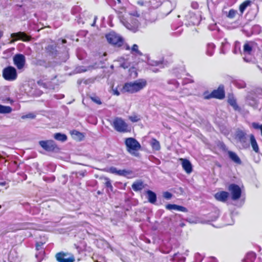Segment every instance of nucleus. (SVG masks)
I'll return each instance as SVG.
<instances>
[{"label":"nucleus","instance_id":"obj_1","mask_svg":"<svg viewBox=\"0 0 262 262\" xmlns=\"http://www.w3.org/2000/svg\"><path fill=\"white\" fill-rule=\"evenodd\" d=\"M146 85V81L144 79H139L134 82L124 84L121 90L122 93L130 94L137 93L142 90Z\"/></svg>","mask_w":262,"mask_h":262},{"label":"nucleus","instance_id":"obj_2","mask_svg":"<svg viewBox=\"0 0 262 262\" xmlns=\"http://www.w3.org/2000/svg\"><path fill=\"white\" fill-rule=\"evenodd\" d=\"M254 42L252 41L246 42L243 47L242 55L246 62H250L252 60V56L254 54Z\"/></svg>","mask_w":262,"mask_h":262},{"label":"nucleus","instance_id":"obj_3","mask_svg":"<svg viewBox=\"0 0 262 262\" xmlns=\"http://www.w3.org/2000/svg\"><path fill=\"white\" fill-rule=\"evenodd\" d=\"M105 37L110 43L116 47H121L123 43L122 37L114 32H111L107 34Z\"/></svg>","mask_w":262,"mask_h":262},{"label":"nucleus","instance_id":"obj_4","mask_svg":"<svg viewBox=\"0 0 262 262\" xmlns=\"http://www.w3.org/2000/svg\"><path fill=\"white\" fill-rule=\"evenodd\" d=\"M121 22L127 29L134 32L138 30V28L140 25L139 20L135 16H130L128 21L123 19L121 20Z\"/></svg>","mask_w":262,"mask_h":262},{"label":"nucleus","instance_id":"obj_5","mask_svg":"<svg viewBox=\"0 0 262 262\" xmlns=\"http://www.w3.org/2000/svg\"><path fill=\"white\" fill-rule=\"evenodd\" d=\"M3 77L8 81H14L17 77L16 70L12 66H8L3 70Z\"/></svg>","mask_w":262,"mask_h":262},{"label":"nucleus","instance_id":"obj_6","mask_svg":"<svg viewBox=\"0 0 262 262\" xmlns=\"http://www.w3.org/2000/svg\"><path fill=\"white\" fill-rule=\"evenodd\" d=\"M125 144L128 151L132 154L134 151H138L141 148V145L139 142L133 138H126Z\"/></svg>","mask_w":262,"mask_h":262},{"label":"nucleus","instance_id":"obj_7","mask_svg":"<svg viewBox=\"0 0 262 262\" xmlns=\"http://www.w3.org/2000/svg\"><path fill=\"white\" fill-rule=\"evenodd\" d=\"M113 126L117 132L124 133L127 132V124L121 118L117 117L114 119Z\"/></svg>","mask_w":262,"mask_h":262},{"label":"nucleus","instance_id":"obj_8","mask_svg":"<svg viewBox=\"0 0 262 262\" xmlns=\"http://www.w3.org/2000/svg\"><path fill=\"white\" fill-rule=\"evenodd\" d=\"M55 257L58 262H74L75 257L73 255L64 253L63 252H60L57 253Z\"/></svg>","mask_w":262,"mask_h":262},{"label":"nucleus","instance_id":"obj_9","mask_svg":"<svg viewBox=\"0 0 262 262\" xmlns=\"http://www.w3.org/2000/svg\"><path fill=\"white\" fill-rule=\"evenodd\" d=\"M228 190L231 194L232 200L235 201L240 198L242 194L241 188L236 184H232L229 186Z\"/></svg>","mask_w":262,"mask_h":262},{"label":"nucleus","instance_id":"obj_10","mask_svg":"<svg viewBox=\"0 0 262 262\" xmlns=\"http://www.w3.org/2000/svg\"><path fill=\"white\" fill-rule=\"evenodd\" d=\"M14 65L18 70L24 68L26 63V57L21 54H16L13 58Z\"/></svg>","mask_w":262,"mask_h":262},{"label":"nucleus","instance_id":"obj_11","mask_svg":"<svg viewBox=\"0 0 262 262\" xmlns=\"http://www.w3.org/2000/svg\"><path fill=\"white\" fill-rule=\"evenodd\" d=\"M11 37L13 38V39L10 41V43L14 42L18 39L24 41H28L31 39V37L27 35L24 32H19L17 33H12L11 34Z\"/></svg>","mask_w":262,"mask_h":262},{"label":"nucleus","instance_id":"obj_12","mask_svg":"<svg viewBox=\"0 0 262 262\" xmlns=\"http://www.w3.org/2000/svg\"><path fill=\"white\" fill-rule=\"evenodd\" d=\"M39 144L43 149L48 151H54L57 148L53 140L40 141Z\"/></svg>","mask_w":262,"mask_h":262},{"label":"nucleus","instance_id":"obj_13","mask_svg":"<svg viewBox=\"0 0 262 262\" xmlns=\"http://www.w3.org/2000/svg\"><path fill=\"white\" fill-rule=\"evenodd\" d=\"M225 97V93L223 88L219 87L217 90L213 91L210 94L205 95L204 97L206 99L211 98H215L220 99L224 98Z\"/></svg>","mask_w":262,"mask_h":262},{"label":"nucleus","instance_id":"obj_14","mask_svg":"<svg viewBox=\"0 0 262 262\" xmlns=\"http://www.w3.org/2000/svg\"><path fill=\"white\" fill-rule=\"evenodd\" d=\"M235 138L243 145H247V135L243 130H238L235 134Z\"/></svg>","mask_w":262,"mask_h":262},{"label":"nucleus","instance_id":"obj_15","mask_svg":"<svg viewBox=\"0 0 262 262\" xmlns=\"http://www.w3.org/2000/svg\"><path fill=\"white\" fill-rule=\"evenodd\" d=\"M182 161V166L187 173H190L192 171V166L190 162L186 159H180Z\"/></svg>","mask_w":262,"mask_h":262},{"label":"nucleus","instance_id":"obj_16","mask_svg":"<svg viewBox=\"0 0 262 262\" xmlns=\"http://www.w3.org/2000/svg\"><path fill=\"white\" fill-rule=\"evenodd\" d=\"M228 197L229 193L224 191L218 192L214 194L216 200L224 203L226 202Z\"/></svg>","mask_w":262,"mask_h":262},{"label":"nucleus","instance_id":"obj_17","mask_svg":"<svg viewBox=\"0 0 262 262\" xmlns=\"http://www.w3.org/2000/svg\"><path fill=\"white\" fill-rule=\"evenodd\" d=\"M228 155L230 159L236 164L241 165L242 161L238 155L234 152L232 151H228Z\"/></svg>","mask_w":262,"mask_h":262},{"label":"nucleus","instance_id":"obj_18","mask_svg":"<svg viewBox=\"0 0 262 262\" xmlns=\"http://www.w3.org/2000/svg\"><path fill=\"white\" fill-rule=\"evenodd\" d=\"M172 74L178 79L182 78L183 76L186 75L185 71L183 67L173 69Z\"/></svg>","mask_w":262,"mask_h":262},{"label":"nucleus","instance_id":"obj_19","mask_svg":"<svg viewBox=\"0 0 262 262\" xmlns=\"http://www.w3.org/2000/svg\"><path fill=\"white\" fill-rule=\"evenodd\" d=\"M250 143L252 147L253 150L256 153H259V149L257 143L256 141L254 136L253 134H251L249 136Z\"/></svg>","mask_w":262,"mask_h":262},{"label":"nucleus","instance_id":"obj_20","mask_svg":"<svg viewBox=\"0 0 262 262\" xmlns=\"http://www.w3.org/2000/svg\"><path fill=\"white\" fill-rule=\"evenodd\" d=\"M148 201L151 204H154L157 201L156 194L151 190H148L146 191Z\"/></svg>","mask_w":262,"mask_h":262},{"label":"nucleus","instance_id":"obj_21","mask_svg":"<svg viewBox=\"0 0 262 262\" xmlns=\"http://www.w3.org/2000/svg\"><path fill=\"white\" fill-rule=\"evenodd\" d=\"M132 187L135 191H140L144 188L143 183L141 181H136L132 184Z\"/></svg>","mask_w":262,"mask_h":262},{"label":"nucleus","instance_id":"obj_22","mask_svg":"<svg viewBox=\"0 0 262 262\" xmlns=\"http://www.w3.org/2000/svg\"><path fill=\"white\" fill-rule=\"evenodd\" d=\"M256 258V254L253 252H249L247 254L244 258L245 262H254Z\"/></svg>","mask_w":262,"mask_h":262},{"label":"nucleus","instance_id":"obj_23","mask_svg":"<svg viewBox=\"0 0 262 262\" xmlns=\"http://www.w3.org/2000/svg\"><path fill=\"white\" fill-rule=\"evenodd\" d=\"M150 144L153 149L155 150H159L161 146L160 142L156 139H152L151 141Z\"/></svg>","mask_w":262,"mask_h":262},{"label":"nucleus","instance_id":"obj_24","mask_svg":"<svg viewBox=\"0 0 262 262\" xmlns=\"http://www.w3.org/2000/svg\"><path fill=\"white\" fill-rule=\"evenodd\" d=\"M214 48H215V46L213 43H208L207 46L206 54L208 56H212L214 53Z\"/></svg>","mask_w":262,"mask_h":262},{"label":"nucleus","instance_id":"obj_25","mask_svg":"<svg viewBox=\"0 0 262 262\" xmlns=\"http://www.w3.org/2000/svg\"><path fill=\"white\" fill-rule=\"evenodd\" d=\"M54 138L60 141L64 142L67 140V137L65 134L61 133H56L54 135Z\"/></svg>","mask_w":262,"mask_h":262},{"label":"nucleus","instance_id":"obj_26","mask_svg":"<svg viewBox=\"0 0 262 262\" xmlns=\"http://www.w3.org/2000/svg\"><path fill=\"white\" fill-rule=\"evenodd\" d=\"M11 107L0 104V114H8L11 113Z\"/></svg>","mask_w":262,"mask_h":262},{"label":"nucleus","instance_id":"obj_27","mask_svg":"<svg viewBox=\"0 0 262 262\" xmlns=\"http://www.w3.org/2000/svg\"><path fill=\"white\" fill-rule=\"evenodd\" d=\"M247 102L250 105L253 107H255L258 103L257 99L253 98V97H251L250 96H248L247 98Z\"/></svg>","mask_w":262,"mask_h":262},{"label":"nucleus","instance_id":"obj_28","mask_svg":"<svg viewBox=\"0 0 262 262\" xmlns=\"http://www.w3.org/2000/svg\"><path fill=\"white\" fill-rule=\"evenodd\" d=\"M233 52L235 54H237L239 53L242 54V52L241 51V45H240V42L239 41H236L234 42V49L233 50Z\"/></svg>","mask_w":262,"mask_h":262},{"label":"nucleus","instance_id":"obj_29","mask_svg":"<svg viewBox=\"0 0 262 262\" xmlns=\"http://www.w3.org/2000/svg\"><path fill=\"white\" fill-rule=\"evenodd\" d=\"M120 66L124 69H127L130 67V63L127 60H125L123 58H121L120 60Z\"/></svg>","mask_w":262,"mask_h":262},{"label":"nucleus","instance_id":"obj_30","mask_svg":"<svg viewBox=\"0 0 262 262\" xmlns=\"http://www.w3.org/2000/svg\"><path fill=\"white\" fill-rule=\"evenodd\" d=\"M251 3V1L249 0H247L239 6V11L241 13H243L244 11L245 10L246 8L250 5Z\"/></svg>","mask_w":262,"mask_h":262},{"label":"nucleus","instance_id":"obj_31","mask_svg":"<svg viewBox=\"0 0 262 262\" xmlns=\"http://www.w3.org/2000/svg\"><path fill=\"white\" fill-rule=\"evenodd\" d=\"M228 102L235 110H238L239 109V107L236 103V100L233 98H229Z\"/></svg>","mask_w":262,"mask_h":262},{"label":"nucleus","instance_id":"obj_32","mask_svg":"<svg viewBox=\"0 0 262 262\" xmlns=\"http://www.w3.org/2000/svg\"><path fill=\"white\" fill-rule=\"evenodd\" d=\"M149 64L152 67H159L160 68H164L163 61H151Z\"/></svg>","mask_w":262,"mask_h":262},{"label":"nucleus","instance_id":"obj_33","mask_svg":"<svg viewBox=\"0 0 262 262\" xmlns=\"http://www.w3.org/2000/svg\"><path fill=\"white\" fill-rule=\"evenodd\" d=\"M131 53L138 55H141V52L138 50V46L136 44H134L131 48Z\"/></svg>","mask_w":262,"mask_h":262},{"label":"nucleus","instance_id":"obj_34","mask_svg":"<svg viewBox=\"0 0 262 262\" xmlns=\"http://www.w3.org/2000/svg\"><path fill=\"white\" fill-rule=\"evenodd\" d=\"M104 180L105 181L104 184L105 187L108 188L111 191H112L113 190V187L112 185L111 181L110 179L106 177L104 178Z\"/></svg>","mask_w":262,"mask_h":262},{"label":"nucleus","instance_id":"obj_35","mask_svg":"<svg viewBox=\"0 0 262 262\" xmlns=\"http://www.w3.org/2000/svg\"><path fill=\"white\" fill-rule=\"evenodd\" d=\"M137 4L140 6H150L151 5V2L150 0L143 1L139 0L137 2Z\"/></svg>","mask_w":262,"mask_h":262},{"label":"nucleus","instance_id":"obj_36","mask_svg":"<svg viewBox=\"0 0 262 262\" xmlns=\"http://www.w3.org/2000/svg\"><path fill=\"white\" fill-rule=\"evenodd\" d=\"M132 173V171L130 170H127L125 169L119 170L118 172V175L122 176H126L128 174Z\"/></svg>","mask_w":262,"mask_h":262},{"label":"nucleus","instance_id":"obj_37","mask_svg":"<svg viewBox=\"0 0 262 262\" xmlns=\"http://www.w3.org/2000/svg\"><path fill=\"white\" fill-rule=\"evenodd\" d=\"M129 119L133 122H137L140 120V117L139 116L134 114L129 116Z\"/></svg>","mask_w":262,"mask_h":262},{"label":"nucleus","instance_id":"obj_38","mask_svg":"<svg viewBox=\"0 0 262 262\" xmlns=\"http://www.w3.org/2000/svg\"><path fill=\"white\" fill-rule=\"evenodd\" d=\"M252 127L255 129H260L261 131V134L262 136V124H259V123L253 122L252 124Z\"/></svg>","mask_w":262,"mask_h":262},{"label":"nucleus","instance_id":"obj_39","mask_svg":"<svg viewBox=\"0 0 262 262\" xmlns=\"http://www.w3.org/2000/svg\"><path fill=\"white\" fill-rule=\"evenodd\" d=\"M177 205H176V204H167L165 206V208L167 210H177Z\"/></svg>","mask_w":262,"mask_h":262},{"label":"nucleus","instance_id":"obj_40","mask_svg":"<svg viewBox=\"0 0 262 262\" xmlns=\"http://www.w3.org/2000/svg\"><path fill=\"white\" fill-rule=\"evenodd\" d=\"M236 13V11H235L233 9H231L229 11L227 16L230 18H233L235 17Z\"/></svg>","mask_w":262,"mask_h":262},{"label":"nucleus","instance_id":"obj_41","mask_svg":"<svg viewBox=\"0 0 262 262\" xmlns=\"http://www.w3.org/2000/svg\"><path fill=\"white\" fill-rule=\"evenodd\" d=\"M168 83L169 84H172V85H173L174 86L177 88L178 87L179 85V82H178V81L177 80H176L175 79H170L168 81Z\"/></svg>","mask_w":262,"mask_h":262},{"label":"nucleus","instance_id":"obj_42","mask_svg":"<svg viewBox=\"0 0 262 262\" xmlns=\"http://www.w3.org/2000/svg\"><path fill=\"white\" fill-rule=\"evenodd\" d=\"M35 117V115L33 113H29L28 114H27L26 115H24L21 117L22 119H26V118H29V119H34Z\"/></svg>","mask_w":262,"mask_h":262},{"label":"nucleus","instance_id":"obj_43","mask_svg":"<svg viewBox=\"0 0 262 262\" xmlns=\"http://www.w3.org/2000/svg\"><path fill=\"white\" fill-rule=\"evenodd\" d=\"M172 194L168 191L163 193V197L167 200H169L172 198Z\"/></svg>","mask_w":262,"mask_h":262},{"label":"nucleus","instance_id":"obj_44","mask_svg":"<svg viewBox=\"0 0 262 262\" xmlns=\"http://www.w3.org/2000/svg\"><path fill=\"white\" fill-rule=\"evenodd\" d=\"M91 99L97 104H101L102 103L100 98L98 97H91Z\"/></svg>","mask_w":262,"mask_h":262},{"label":"nucleus","instance_id":"obj_45","mask_svg":"<svg viewBox=\"0 0 262 262\" xmlns=\"http://www.w3.org/2000/svg\"><path fill=\"white\" fill-rule=\"evenodd\" d=\"M177 210L184 212H186L188 211L187 209L186 208H185L183 206H179V205L177 206Z\"/></svg>","mask_w":262,"mask_h":262},{"label":"nucleus","instance_id":"obj_46","mask_svg":"<svg viewBox=\"0 0 262 262\" xmlns=\"http://www.w3.org/2000/svg\"><path fill=\"white\" fill-rule=\"evenodd\" d=\"M72 134L73 135L76 136L80 139L82 137V134L77 130H73Z\"/></svg>","mask_w":262,"mask_h":262},{"label":"nucleus","instance_id":"obj_47","mask_svg":"<svg viewBox=\"0 0 262 262\" xmlns=\"http://www.w3.org/2000/svg\"><path fill=\"white\" fill-rule=\"evenodd\" d=\"M236 85L239 88H244L246 86V83L243 81L237 82Z\"/></svg>","mask_w":262,"mask_h":262},{"label":"nucleus","instance_id":"obj_48","mask_svg":"<svg viewBox=\"0 0 262 262\" xmlns=\"http://www.w3.org/2000/svg\"><path fill=\"white\" fill-rule=\"evenodd\" d=\"M118 170L116 167H112L110 168V172L112 173L118 174Z\"/></svg>","mask_w":262,"mask_h":262},{"label":"nucleus","instance_id":"obj_49","mask_svg":"<svg viewBox=\"0 0 262 262\" xmlns=\"http://www.w3.org/2000/svg\"><path fill=\"white\" fill-rule=\"evenodd\" d=\"M195 258L197 261H200V262H201L203 259V257L200 253L195 254Z\"/></svg>","mask_w":262,"mask_h":262},{"label":"nucleus","instance_id":"obj_50","mask_svg":"<svg viewBox=\"0 0 262 262\" xmlns=\"http://www.w3.org/2000/svg\"><path fill=\"white\" fill-rule=\"evenodd\" d=\"M113 94L116 96H119L120 95V92L118 91L117 89H113Z\"/></svg>","mask_w":262,"mask_h":262},{"label":"nucleus","instance_id":"obj_51","mask_svg":"<svg viewBox=\"0 0 262 262\" xmlns=\"http://www.w3.org/2000/svg\"><path fill=\"white\" fill-rule=\"evenodd\" d=\"M192 81L189 79H185L183 80V84H185L191 82Z\"/></svg>","mask_w":262,"mask_h":262},{"label":"nucleus","instance_id":"obj_52","mask_svg":"<svg viewBox=\"0 0 262 262\" xmlns=\"http://www.w3.org/2000/svg\"><path fill=\"white\" fill-rule=\"evenodd\" d=\"M191 18H192V20L190 21V23L192 25H194L195 24V22L194 21V19H195V16L193 14V16H191Z\"/></svg>","mask_w":262,"mask_h":262},{"label":"nucleus","instance_id":"obj_53","mask_svg":"<svg viewBox=\"0 0 262 262\" xmlns=\"http://www.w3.org/2000/svg\"><path fill=\"white\" fill-rule=\"evenodd\" d=\"M151 71H152L154 73H157L159 71V69L155 67H152L150 69Z\"/></svg>","mask_w":262,"mask_h":262},{"label":"nucleus","instance_id":"obj_54","mask_svg":"<svg viewBox=\"0 0 262 262\" xmlns=\"http://www.w3.org/2000/svg\"><path fill=\"white\" fill-rule=\"evenodd\" d=\"M41 245H40L39 243H37L36 244V249L37 250H39L40 248H41Z\"/></svg>","mask_w":262,"mask_h":262},{"label":"nucleus","instance_id":"obj_55","mask_svg":"<svg viewBox=\"0 0 262 262\" xmlns=\"http://www.w3.org/2000/svg\"><path fill=\"white\" fill-rule=\"evenodd\" d=\"M187 221H188V222H189L190 223H196V222H194V221L191 220V219H187Z\"/></svg>","mask_w":262,"mask_h":262},{"label":"nucleus","instance_id":"obj_56","mask_svg":"<svg viewBox=\"0 0 262 262\" xmlns=\"http://www.w3.org/2000/svg\"><path fill=\"white\" fill-rule=\"evenodd\" d=\"M12 255H13V253L12 252H11L9 256V259L11 260H12Z\"/></svg>","mask_w":262,"mask_h":262},{"label":"nucleus","instance_id":"obj_57","mask_svg":"<svg viewBox=\"0 0 262 262\" xmlns=\"http://www.w3.org/2000/svg\"><path fill=\"white\" fill-rule=\"evenodd\" d=\"M6 184V182H0V185L4 186Z\"/></svg>","mask_w":262,"mask_h":262},{"label":"nucleus","instance_id":"obj_58","mask_svg":"<svg viewBox=\"0 0 262 262\" xmlns=\"http://www.w3.org/2000/svg\"><path fill=\"white\" fill-rule=\"evenodd\" d=\"M126 50H130V47L128 45H126Z\"/></svg>","mask_w":262,"mask_h":262},{"label":"nucleus","instance_id":"obj_59","mask_svg":"<svg viewBox=\"0 0 262 262\" xmlns=\"http://www.w3.org/2000/svg\"><path fill=\"white\" fill-rule=\"evenodd\" d=\"M79 174L82 176V177H84V172H79Z\"/></svg>","mask_w":262,"mask_h":262},{"label":"nucleus","instance_id":"obj_60","mask_svg":"<svg viewBox=\"0 0 262 262\" xmlns=\"http://www.w3.org/2000/svg\"><path fill=\"white\" fill-rule=\"evenodd\" d=\"M184 225H185L183 223L180 224V226L182 227H183Z\"/></svg>","mask_w":262,"mask_h":262},{"label":"nucleus","instance_id":"obj_61","mask_svg":"<svg viewBox=\"0 0 262 262\" xmlns=\"http://www.w3.org/2000/svg\"><path fill=\"white\" fill-rule=\"evenodd\" d=\"M178 253H175L174 255H173V258L176 257V256L177 255Z\"/></svg>","mask_w":262,"mask_h":262},{"label":"nucleus","instance_id":"obj_62","mask_svg":"<svg viewBox=\"0 0 262 262\" xmlns=\"http://www.w3.org/2000/svg\"><path fill=\"white\" fill-rule=\"evenodd\" d=\"M66 40H62V42H63V43H66Z\"/></svg>","mask_w":262,"mask_h":262},{"label":"nucleus","instance_id":"obj_63","mask_svg":"<svg viewBox=\"0 0 262 262\" xmlns=\"http://www.w3.org/2000/svg\"><path fill=\"white\" fill-rule=\"evenodd\" d=\"M118 2V3H121V1L120 0H117Z\"/></svg>","mask_w":262,"mask_h":262},{"label":"nucleus","instance_id":"obj_64","mask_svg":"<svg viewBox=\"0 0 262 262\" xmlns=\"http://www.w3.org/2000/svg\"><path fill=\"white\" fill-rule=\"evenodd\" d=\"M222 53H223V54H225V52H224L223 51H222Z\"/></svg>","mask_w":262,"mask_h":262}]
</instances>
